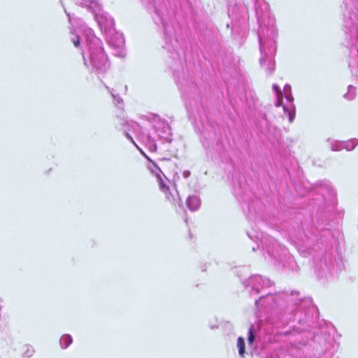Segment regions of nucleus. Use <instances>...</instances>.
Listing matches in <instances>:
<instances>
[{"mask_svg":"<svg viewBox=\"0 0 358 358\" xmlns=\"http://www.w3.org/2000/svg\"><path fill=\"white\" fill-rule=\"evenodd\" d=\"M136 147L140 150L141 153L146 158V156L148 155L144 152V151L141 150L140 148H138V145Z\"/></svg>","mask_w":358,"mask_h":358,"instance_id":"nucleus-36","label":"nucleus"},{"mask_svg":"<svg viewBox=\"0 0 358 358\" xmlns=\"http://www.w3.org/2000/svg\"><path fill=\"white\" fill-rule=\"evenodd\" d=\"M146 159L150 162L148 166V169L156 176V178H159V176L162 175L164 176L163 172L154 161H152L148 156H146Z\"/></svg>","mask_w":358,"mask_h":358,"instance_id":"nucleus-20","label":"nucleus"},{"mask_svg":"<svg viewBox=\"0 0 358 358\" xmlns=\"http://www.w3.org/2000/svg\"><path fill=\"white\" fill-rule=\"evenodd\" d=\"M330 148L332 151H341L344 149L343 141H332L330 143Z\"/></svg>","mask_w":358,"mask_h":358,"instance_id":"nucleus-29","label":"nucleus"},{"mask_svg":"<svg viewBox=\"0 0 358 358\" xmlns=\"http://www.w3.org/2000/svg\"><path fill=\"white\" fill-rule=\"evenodd\" d=\"M73 2L82 7L85 8L87 10V11L91 13H97V12L100 9L101 3L99 2V0H73Z\"/></svg>","mask_w":358,"mask_h":358,"instance_id":"nucleus-17","label":"nucleus"},{"mask_svg":"<svg viewBox=\"0 0 358 358\" xmlns=\"http://www.w3.org/2000/svg\"><path fill=\"white\" fill-rule=\"evenodd\" d=\"M20 352L24 357H31L35 353V350L32 345L25 344L21 347Z\"/></svg>","mask_w":358,"mask_h":358,"instance_id":"nucleus-23","label":"nucleus"},{"mask_svg":"<svg viewBox=\"0 0 358 358\" xmlns=\"http://www.w3.org/2000/svg\"><path fill=\"white\" fill-rule=\"evenodd\" d=\"M288 92H292V87L290 85L286 84L284 86L282 94H287Z\"/></svg>","mask_w":358,"mask_h":358,"instance_id":"nucleus-34","label":"nucleus"},{"mask_svg":"<svg viewBox=\"0 0 358 358\" xmlns=\"http://www.w3.org/2000/svg\"><path fill=\"white\" fill-rule=\"evenodd\" d=\"M237 348L238 350V354L241 357H245V339L239 336L237 339Z\"/></svg>","mask_w":358,"mask_h":358,"instance_id":"nucleus-26","label":"nucleus"},{"mask_svg":"<svg viewBox=\"0 0 358 358\" xmlns=\"http://www.w3.org/2000/svg\"><path fill=\"white\" fill-rule=\"evenodd\" d=\"M234 194L238 199H244V194L247 189V185L243 179L233 177Z\"/></svg>","mask_w":358,"mask_h":358,"instance_id":"nucleus-16","label":"nucleus"},{"mask_svg":"<svg viewBox=\"0 0 358 358\" xmlns=\"http://www.w3.org/2000/svg\"><path fill=\"white\" fill-rule=\"evenodd\" d=\"M282 96L286 99V104L283 106V111L285 115L288 117L289 122H292L296 115V107L294 104V96L292 92L282 94Z\"/></svg>","mask_w":358,"mask_h":358,"instance_id":"nucleus-14","label":"nucleus"},{"mask_svg":"<svg viewBox=\"0 0 358 358\" xmlns=\"http://www.w3.org/2000/svg\"><path fill=\"white\" fill-rule=\"evenodd\" d=\"M256 339V332L255 329V326L251 324L248 329V344L252 345L255 341Z\"/></svg>","mask_w":358,"mask_h":358,"instance_id":"nucleus-27","label":"nucleus"},{"mask_svg":"<svg viewBox=\"0 0 358 358\" xmlns=\"http://www.w3.org/2000/svg\"><path fill=\"white\" fill-rule=\"evenodd\" d=\"M344 149L348 151L353 150L358 145V139L353 138L348 141H343Z\"/></svg>","mask_w":358,"mask_h":358,"instance_id":"nucleus-24","label":"nucleus"},{"mask_svg":"<svg viewBox=\"0 0 358 358\" xmlns=\"http://www.w3.org/2000/svg\"><path fill=\"white\" fill-rule=\"evenodd\" d=\"M141 2L155 24L163 28L165 42L163 48L169 54L167 64L173 71L189 115L203 124L206 115L201 99L208 86L203 81L197 83L187 66L184 68L182 62V54L184 52L178 40L180 29L179 24L173 20L174 12L169 9L165 0H141Z\"/></svg>","mask_w":358,"mask_h":358,"instance_id":"nucleus-2","label":"nucleus"},{"mask_svg":"<svg viewBox=\"0 0 358 358\" xmlns=\"http://www.w3.org/2000/svg\"><path fill=\"white\" fill-rule=\"evenodd\" d=\"M270 27L261 28L257 31L261 57L259 63L262 66H266L268 74H272L275 69L274 57L277 51L278 29L270 20Z\"/></svg>","mask_w":358,"mask_h":358,"instance_id":"nucleus-6","label":"nucleus"},{"mask_svg":"<svg viewBox=\"0 0 358 358\" xmlns=\"http://www.w3.org/2000/svg\"><path fill=\"white\" fill-rule=\"evenodd\" d=\"M343 97L349 101L353 100L356 97V89L353 85H348V92L343 95Z\"/></svg>","mask_w":358,"mask_h":358,"instance_id":"nucleus-28","label":"nucleus"},{"mask_svg":"<svg viewBox=\"0 0 358 358\" xmlns=\"http://www.w3.org/2000/svg\"><path fill=\"white\" fill-rule=\"evenodd\" d=\"M260 245L267 254L265 259L275 267H285V262L292 259L288 250L269 236H262Z\"/></svg>","mask_w":358,"mask_h":358,"instance_id":"nucleus-8","label":"nucleus"},{"mask_svg":"<svg viewBox=\"0 0 358 358\" xmlns=\"http://www.w3.org/2000/svg\"><path fill=\"white\" fill-rule=\"evenodd\" d=\"M321 334H323V333H325L324 331H323V330L322 329L321 331H320Z\"/></svg>","mask_w":358,"mask_h":358,"instance_id":"nucleus-39","label":"nucleus"},{"mask_svg":"<svg viewBox=\"0 0 358 358\" xmlns=\"http://www.w3.org/2000/svg\"><path fill=\"white\" fill-rule=\"evenodd\" d=\"M208 326L211 329H215L219 327V323L216 318L213 320H210L208 323Z\"/></svg>","mask_w":358,"mask_h":358,"instance_id":"nucleus-32","label":"nucleus"},{"mask_svg":"<svg viewBox=\"0 0 358 358\" xmlns=\"http://www.w3.org/2000/svg\"><path fill=\"white\" fill-rule=\"evenodd\" d=\"M248 236L250 238H251V236H250V234H248Z\"/></svg>","mask_w":358,"mask_h":358,"instance_id":"nucleus-40","label":"nucleus"},{"mask_svg":"<svg viewBox=\"0 0 358 358\" xmlns=\"http://www.w3.org/2000/svg\"><path fill=\"white\" fill-rule=\"evenodd\" d=\"M272 88L276 96L282 95L280 87L277 84H273Z\"/></svg>","mask_w":358,"mask_h":358,"instance_id":"nucleus-33","label":"nucleus"},{"mask_svg":"<svg viewBox=\"0 0 358 358\" xmlns=\"http://www.w3.org/2000/svg\"><path fill=\"white\" fill-rule=\"evenodd\" d=\"M144 142L145 146L150 152H156L157 149V145L156 141L154 138L152 137L150 134H147L145 136Z\"/></svg>","mask_w":358,"mask_h":358,"instance_id":"nucleus-21","label":"nucleus"},{"mask_svg":"<svg viewBox=\"0 0 358 358\" xmlns=\"http://www.w3.org/2000/svg\"><path fill=\"white\" fill-rule=\"evenodd\" d=\"M248 270L246 266H242L240 268H237L234 270V273L238 277L241 278L243 276L242 272Z\"/></svg>","mask_w":358,"mask_h":358,"instance_id":"nucleus-31","label":"nucleus"},{"mask_svg":"<svg viewBox=\"0 0 358 358\" xmlns=\"http://www.w3.org/2000/svg\"><path fill=\"white\" fill-rule=\"evenodd\" d=\"M244 8L239 11L237 5L229 6L228 8L229 16L232 20H241L245 18L248 14L249 8L254 7L255 15L259 24V29L261 28L270 27V20L273 21V25H275V20L271 16L268 10V5L263 0H243Z\"/></svg>","mask_w":358,"mask_h":358,"instance_id":"nucleus-7","label":"nucleus"},{"mask_svg":"<svg viewBox=\"0 0 358 358\" xmlns=\"http://www.w3.org/2000/svg\"><path fill=\"white\" fill-rule=\"evenodd\" d=\"M304 236L306 239L305 250H301V254L306 257H313L315 264L317 275L321 278H327L332 274L334 269V259L329 252H324L331 248V238L332 233L329 229V224L322 218L317 220L316 224L306 226L303 224Z\"/></svg>","mask_w":358,"mask_h":358,"instance_id":"nucleus-3","label":"nucleus"},{"mask_svg":"<svg viewBox=\"0 0 358 358\" xmlns=\"http://www.w3.org/2000/svg\"><path fill=\"white\" fill-rule=\"evenodd\" d=\"M73 343V338L69 334L62 335L59 340L60 348L63 350L68 348Z\"/></svg>","mask_w":358,"mask_h":358,"instance_id":"nucleus-22","label":"nucleus"},{"mask_svg":"<svg viewBox=\"0 0 358 358\" xmlns=\"http://www.w3.org/2000/svg\"><path fill=\"white\" fill-rule=\"evenodd\" d=\"M343 26L348 41L349 67L358 68V8L354 0H343L341 5Z\"/></svg>","mask_w":358,"mask_h":358,"instance_id":"nucleus-5","label":"nucleus"},{"mask_svg":"<svg viewBox=\"0 0 358 358\" xmlns=\"http://www.w3.org/2000/svg\"><path fill=\"white\" fill-rule=\"evenodd\" d=\"M92 14L101 30L103 31L105 34L110 31L114 32V29H115V20L108 13L103 11L101 6L97 13Z\"/></svg>","mask_w":358,"mask_h":358,"instance_id":"nucleus-12","label":"nucleus"},{"mask_svg":"<svg viewBox=\"0 0 358 358\" xmlns=\"http://www.w3.org/2000/svg\"><path fill=\"white\" fill-rule=\"evenodd\" d=\"M190 175H191V173H190V171H188V170H185V171H183V173H182V176H183L185 178H189V177L190 176Z\"/></svg>","mask_w":358,"mask_h":358,"instance_id":"nucleus-35","label":"nucleus"},{"mask_svg":"<svg viewBox=\"0 0 358 358\" xmlns=\"http://www.w3.org/2000/svg\"><path fill=\"white\" fill-rule=\"evenodd\" d=\"M186 205L191 211H196L201 206V199L197 195H189L186 199Z\"/></svg>","mask_w":358,"mask_h":358,"instance_id":"nucleus-19","label":"nucleus"},{"mask_svg":"<svg viewBox=\"0 0 358 358\" xmlns=\"http://www.w3.org/2000/svg\"><path fill=\"white\" fill-rule=\"evenodd\" d=\"M275 106L276 107L282 106L283 108V106H285V104L283 103V96L282 95L276 96V100L275 102Z\"/></svg>","mask_w":358,"mask_h":358,"instance_id":"nucleus-30","label":"nucleus"},{"mask_svg":"<svg viewBox=\"0 0 358 358\" xmlns=\"http://www.w3.org/2000/svg\"><path fill=\"white\" fill-rule=\"evenodd\" d=\"M155 118L157 120H155L153 128L157 134L159 140L162 141L163 143H170L172 141L171 127L166 121L160 120L158 116H155Z\"/></svg>","mask_w":358,"mask_h":358,"instance_id":"nucleus-13","label":"nucleus"},{"mask_svg":"<svg viewBox=\"0 0 358 358\" xmlns=\"http://www.w3.org/2000/svg\"><path fill=\"white\" fill-rule=\"evenodd\" d=\"M357 3H358V1H357Z\"/></svg>","mask_w":358,"mask_h":358,"instance_id":"nucleus-41","label":"nucleus"},{"mask_svg":"<svg viewBox=\"0 0 358 358\" xmlns=\"http://www.w3.org/2000/svg\"><path fill=\"white\" fill-rule=\"evenodd\" d=\"M250 296L261 294L255 300V306L268 315V319L276 328H283L291 322H296L299 327L292 325L281 335L288 336L303 331H312L317 327L318 309L312 299L302 298L299 292H279L271 294L267 289L273 282L266 277L256 274L241 280Z\"/></svg>","mask_w":358,"mask_h":358,"instance_id":"nucleus-1","label":"nucleus"},{"mask_svg":"<svg viewBox=\"0 0 358 358\" xmlns=\"http://www.w3.org/2000/svg\"><path fill=\"white\" fill-rule=\"evenodd\" d=\"M119 123L117 124V127L124 131V136L127 137L128 140H129L135 146H137L136 144L133 137L130 135L129 131L134 129L135 127H138L137 123L134 122H129L127 120H119Z\"/></svg>","mask_w":358,"mask_h":358,"instance_id":"nucleus-15","label":"nucleus"},{"mask_svg":"<svg viewBox=\"0 0 358 358\" xmlns=\"http://www.w3.org/2000/svg\"><path fill=\"white\" fill-rule=\"evenodd\" d=\"M259 247H260L259 244V243H257V248H256L255 246H253V247H252V250H253V251H255L257 249L259 248Z\"/></svg>","mask_w":358,"mask_h":358,"instance_id":"nucleus-37","label":"nucleus"},{"mask_svg":"<svg viewBox=\"0 0 358 358\" xmlns=\"http://www.w3.org/2000/svg\"><path fill=\"white\" fill-rule=\"evenodd\" d=\"M313 189L322 194L325 206H334L336 204V191L329 180H324L316 182Z\"/></svg>","mask_w":358,"mask_h":358,"instance_id":"nucleus-9","label":"nucleus"},{"mask_svg":"<svg viewBox=\"0 0 358 358\" xmlns=\"http://www.w3.org/2000/svg\"><path fill=\"white\" fill-rule=\"evenodd\" d=\"M104 86L113 96L115 105L119 108H122L123 106V99L120 97V96L119 94H115L114 93V90L110 89L106 85H104Z\"/></svg>","mask_w":358,"mask_h":358,"instance_id":"nucleus-25","label":"nucleus"},{"mask_svg":"<svg viewBox=\"0 0 358 358\" xmlns=\"http://www.w3.org/2000/svg\"><path fill=\"white\" fill-rule=\"evenodd\" d=\"M159 188L161 191H162L165 194L166 199L173 205H176V203L180 206L181 199L180 198L176 199L174 196L171 193L169 187L166 185V183L163 180L162 176L159 178H157Z\"/></svg>","mask_w":358,"mask_h":358,"instance_id":"nucleus-18","label":"nucleus"},{"mask_svg":"<svg viewBox=\"0 0 358 358\" xmlns=\"http://www.w3.org/2000/svg\"><path fill=\"white\" fill-rule=\"evenodd\" d=\"M215 134L214 132L209 134L206 136V131L203 133V145L206 150V154L212 159L220 157L224 150V145L222 142L217 139H214Z\"/></svg>","mask_w":358,"mask_h":358,"instance_id":"nucleus-10","label":"nucleus"},{"mask_svg":"<svg viewBox=\"0 0 358 358\" xmlns=\"http://www.w3.org/2000/svg\"><path fill=\"white\" fill-rule=\"evenodd\" d=\"M69 22L72 28L71 34L75 36L71 41L76 48H79L81 42L85 49L82 50V56L85 65L91 72L95 73L99 77L103 76L110 68V63L103 48L102 41L95 36L94 31L83 24L82 20L64 10Z\"/></svg>","mask_w":358,"mask_h":358,"instance_id":"nucleus-4","label":"nucleus"},{"mask_svg":"<svg viewBox=\"0 0 358 358\" xmlns=\"http://www.w3.org/2000/svg\"><path fill=\"white\" fill-rule=\"evenodd\" d=\"M108 45L113 48L114 55L120 58H124L126 56V50L124 48V38L123 34L114 29L106 34Z\"/></svg>","mask_w":358,"mask_h":358,"instance_id":"nucleus-11","label":"nucleus"},{"mask_svg":"<svg viewBox=\"0 0 358 358\" xmlns=\"http://www.w3.org/2000/svg\"><path fill=\"white\" fill-rule=\"evenodd\" d=\"M313 334L314 335H316V334H318L319 333H318L317 331H313Z\"/></svg>","mask_w":358,"mask_h":358,"instance_id":"nucleus-38","label":"nucleus"}]
</instances>
